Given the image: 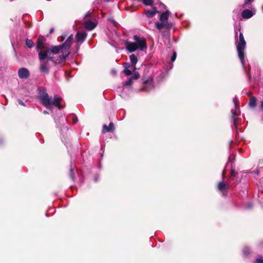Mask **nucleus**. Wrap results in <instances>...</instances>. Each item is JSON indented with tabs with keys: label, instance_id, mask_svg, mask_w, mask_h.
Here are the masks:
<instances>
[{
	"label": "nucleus",
	"instance_id": "f257e3e1",
	"mask_svg": "<svg viewBox=\"0 0 263 263\" xmlns=\"http://www.w3.org/2000/svg\"><path fill=\"white\" fill-rule=\"evenodd\" d=\"M48 50L41 51L39 52V59L40 60V71L48 74L49 72V61L52 62L54 64H61L62 63H57V60L60 59V54H48Z\"/></svg>",
	"mask_w": 263,
	"mask_h": 263
},
{
	"label": "nucleus",
	"instance_id": "f03ea898",
	"mask_svg": "<svg viewBox=\"0 0 263 263\" xmlns=\"http://www.w3.org/2000/svg\"><path fill=\"white\" fill-rule=\"evenodd\" d=\"M73 35H69L64 43L58 46H52L51 51L53 54H60V59L57 60V63H63L66 61L70 53V47L72 44Z\"/></svg>",
	"mask_w": 263,
	"mask_h": 263
},
{
	"label": "nucleus",
	"instance_id": "7ed1b4c3",
	"mask_svg": "<svg viewBox=\"0 0 263 263\" xmlns=\"http://www.w3.org/2000/svg\"><path fill=\"white\" fill-rule=\"evenodd\" d=\"M41 103L46 108L52 109L53 106L57 107L59 109L63 108L61 104L62 99L58 95H55L52 98L49 97L45 89H43L39 96Z\"/></svg>",
	"mask_w": 263,
	"mask_h": 263
},
{
	"label": "nucleus",
	"instance_id": "20e7f679",
	"mask_svg": "<svg viewBox=\"0 0 263 263\" xmlns=\"http://www.w3.org/2000/svg\"><path fill=\"white\" fill-rule=\"evenodd\" d=\"M133 39L134 42L126 41L124 42L125 48L129 53L134 52L136 50L142 51L147 48L145 38L135 35L133 36Z\"/></svg>",
	"mask_w": 263,
	"mask_h": 263
},
{
	"label": "nucleus",
	"instance_id": "39448f33",
	"mask_svg": "<svg viewBox=\"0 0 263 263\" xmlns=\"http://www.w3.org/2000/svg\"><path fill=\"white\" fill-rule=\"evenodd\" d=\"M235 39L238 55L242 66L244 67L245 62L244 51L246 47V42L241 32L239 33V36L238 37L237 32L235 31Z\"/></svg>",
	"mask_w": 263,
	"mask_h": 263
},
{
	"label": "nucleus",
	"instance_id": "423d86ee",
	"mask_svg": "<svg viewBox=\"0 0 263 263\" xmlns=\"http://www.w3.org/2000/svg\"><path fill=\"white\" fill-rule=\"evenodd\" d=\"M46 39L43 36H40L37 39L36 44V49L39 51V52L41 51H45L48 50V54H53V52L51 51L52 49V46L50 48H48L45 46Z\"/></svg>",
	"mask_w": 263,
	"mask_h": 263
},
{
	"label": "nucleus",
	"instance_id": "0eeeda50",
	"mask_svg": "<svg viewBox=\"0 0 263 263\" xmlns=\"http://www.w3.org/2000/svg\"><path fill=\"white\" fill-rule=\"evenodd\" d=\"M239 109H232V120L233 123V125L236 129H237V126L238 125V121H239V115L238 114L237 111Z\"/></svg>",
	"mask_w": 263,
	"mask_h": 263
},
{
	"label": "nucleus",
	"instance_id": "6e6552de",
	"mask_svg": "<svg viewBox=\"0 0 263 263\" xmlns=\"http://www.w3.org/2000/svg\"><path fill=\"white\" fill-rule=\"evenodd\" d=\"M18 76L20 79H27L30 76V72L26 68L22 67L18 69Z\"/></svg>",
	"mask_w": 263,
	"mask_h": 263
},
{
	"label": "nucleus",
	"instance_id": "1a4fd4ad",
	"mask_svg": "<svg viewBox=\"0 0 263 263\" xmlns=\"http://www.w3.org/2000/svg\"><path fill=\"white\" fill-rule=\"evenodd\" d=\"M156 28L160 30H161L163 27L166 28L167 29L171 28L173 24L172 23H166L165 22H161V23L157 22L155 24Z\"/></svg>",
	"mask_w": 263,
	"mask_h": 263
},
{
	"label": "nucleus",
	"instance_id": "9d476101",
	"mask_svg": "<svg viewBox=\"0 0 263 263\" xmlns=\"http://www.w3.org/2000/svg\"><path fill=\"white\" fill-rule=\"evenodd\" d=\"M87 34L84 32H78L76 35V38L78 42L82 43L86 39Z\"/></svg>",
	"mask_w": 263,
	"mask_h": 263
},
{
	"label": "nucleus",
	"instance_id": "9b49d317",
	"mask_svg": "<svg viewBox=\"0 0 263 263\" xmlns=\"http://www.w3.org/2000/svg\"><path fill=\"white\" fill-rule=\"evenodd\" d=\"M115 130V127L114 123L112 122H110L109 124V126H107L104 124L103 126L102 133H105L106 132H113Z\"/></svg>",
	"mask_w": 263,
	"mask_h": 263
},
{
	"label": "nucleus",
	"instance_id": "f8f14e48",
	"mask_svg": "<svg viewBox=\"0 0 263 263\" xmlns=\"http://www.w3.org/2000/svg\"><path fill=\"white\" fill-rule=\"evenodd\" d=\"M254 14V13L253 12V11L249 9H245L241 13L242 17L245 19L251 18L253 16Z\"/></svg>",
	"mask_w": 263,
	"mask_h": 263
},
{
	"label": "nucleus",
	"instance_id": "ddd939ff",
	"mask_svg": "<svg viewBox=\"0 0 263 263\" xmlns=\"http://www.w3.org/2000/svg\"><path fill=\"white\" fill-rule=\"evenodd\" d=\"M97 23L90 21H86L85 23V28L89 30L93 29L97 26Z\"/></svg>",
	"mask_w": 263,
	"mask_h": 263
},
{
	"label": "nucleus",
	"instance_id": "4468645a",
	"mask_svg": "<svg viewBox=\"0 0 263 263\" xmlns=\"http://www.w3.org/2000/svg\"><path fill=\"white\" fill-rule=\"evenodd\" d=\"M157 12L158 11L155 7H154L153 10H145L146 15L149 18H152L154 16Z\"/></svg>",
	"mask_w": 263,
	"mask_h": 263
},
{
	"label": "nucleus",
	"instance_id": "2eb2a0df",
	"mask_svg": "<svg viewBox=\"0 0 263 263\" xmlns=\"http://www.w3.org/2000/svg\"><path fill=\"white\" fill-rule=\"evenodd\" d=\"M228 188H229L228 185H227L223 181H221L218 183V189L221 192H223L224 191H226L228 189Z\"/></svg>",
	"mask_w": 263,
	"mask_h": 263
},
{
	"label": "nucleus",
	"instance_id": "dca6fc26",
	"mask_svg": "<svg viewBox=\"0 0 263 263\" xmlns=\"http://www.w3.org/2000/svg\"><path fill=\"white\" fill-rule=\"evenodd\" d=\"M153 87L152 82L151 80H147L145 82L144 90L146 91H148L151 90Z\"/></svg>",
	"mask_w": 263,
	"mask_h": 263
},
{
	"label": "nucleus",
	"instance_id": "f3484780",
	"mask_svg": "<svg viewBox=\"0 0 263 263\" xmlns=\"http://www.w3.org/2000/svg\"><path fill=\"white\" fill-rule=\"evenodd\" d=\"M169 14L170 12L168 11H166L162 13L160 17V21L161 22H165L168 18Z\"/></svg>",
	"mask_w": 263,
	"mask_h": 263
},
{
	"label": "nucleus",
	"instance_id": "a211bd4d",
	"mask_svg": "<svg viewBox=\"0 0 263 263\" xmlns=\"http://www.w3.org/2000/svg\"><path fill=\"white\" fill-rule=\"evenodd\" d=\"M129 59H130V61L132 64H133V65L134 66V68H135L136 64H137V63L138 62L137 58L136 57V56L135 54H132L129 56Z\"/></svg>",
	"mask_w": 263,
	"mask_h": 263
},
{
	"label": "nucleus",
	"instance_id": "6ab92c4d",
	"mask_svg": "<svg viewBox=\"0 0 263 263\" xmlns=\"http://www.w3.org/2000/svg\"><path fill=\"white\" fill-rule=\"evenodd\" d=\"M256 105V99L255 97H253L250 98L249 105L250 107L253 108Z\"/></svg>",
	"mask_w": 263,
	"mask_h": 263
},
{
	"label": "nucleus",
	"instance_id": "aec40b11",
	"mask_svg": "<svg viewBox=\"0 0 263 263\" xmlns=\"http://www.w3.org/2000/svg\"><path fill=\"white\" fill-rule=\"evenodd\" d=\"M141 1L145 6H152L154 3L153 0H140Z\"/></svg>",
	"mask_w": 263,
	"mask_h": 263
},
{
	"label": "nucleus",
	"instance_id": "412c9836",
	"mask_svg": "<svg viewBox=\"0 0 263 263\" xmlns=\"http://www.w3.org/2000/svg\"><path fill=\"white\" fill-rule=\"evenodd\" d=\"M26 44L28 47L31 48L33 47L34 43L31 40L27 39L26 40Z\"/></svg>",
	"mask_w": 263,
	"mask_h": 263
},
{
	"label": "nucleus",
	"instance_id": "4be33fe9",
	"mask_svg": "<svg viewBox=\"0 0 263 263\" xmlns=\"http://www.w3.org/2000/svg\"><path fill=\"white\" fill-rule=\"evenodd\" d=\"M134 80L132 77H130L128 80L123 83L124 86H131L133 84V81Z\"/></svg>",
	"mask_w": 263,
	"mask_h": 263
},
{
	"label": "nucleus",
	"instance_id": "5701e85b",
	"mask_svg": "<svg viewBox=\"0 0 263 263\" xmlns=\"http://www.w3.org/2000/svg\"><path fill=\"white\" fill-rule=\"evenodd\" d=\"M230 179L233 180H234V178L236 177L237 175V173L235 172L234 169H231V172H230Z\"/></svg>",
	"mask_w": 263,
	"mask_h": 263
},
{
	"label": "nucleus",
	"instance_id": "b1692460",
	"mask_svg": "<svg viewBox=\"0 0 263 263\" xmlns=\"http://www.w3.org/2000/svg\"><path fill=\"white\" fill-rule=\"evenodd\" d=\"M233 101L234 104V109H239V107L238 105V99L236 97L233 99Z\"/></svg>",
	"mask_w": 263,
	"mask_h": 263
},
{
	"label": "nucleus",
	"instance_id": "393cba45",
	"mask_svg": "<svg viewBox=\"0 0 263 263\" xmlns=\"http://www.w3.org/2000/svg\"><path fill=\"white\" fill-rule=\"evenodd\" d=\"M70 177L71 178V179L72 180H73L74 177V172H73V168H72V165L70 166Z\"/></svg>",
	"mask_w": 263,
	"mask_h": 263
},
{
	"label": "nucleus",
	"instance_id": "a878e982",
	"mask_svg": "<svg viewBox=\"0 0 263 263\" xmlns=\"http://www.w3.org/2000/svg\"><path fill=\"white\" fill-rule=\"evenodd\" d=\"M124 73L126 76H130L132 74V71L129 69H124L123 71Z\"/></svg>",
	"mask_w": 263,
	"mask_h": 263
},
{
	"label": "nucleus",
	"instance_id": "bb28decb",
	"mask_svg": "<svg viewBox=\"0 0 263 263\" xmlns=\"http://www.w3.org/2000/svg\"><path fill=\"white\" fill-rule=\"evenodd\" d=\"M140 77V75L138 72H135L134 75L132 76L131 77L133 78V80H137Z\"/></svg>",
	"mask_w": 263,
	"mask_h": 263
},
{
	"label": "nucleus",
	"instance_id": "cd10ccee",
	"mask_svg": "<svg viewBox=\"0 0 263 263\" xmlns=\"http://www.w3.org/2000/svg\"><path fill=\"white\" fill-rule=\"evenodd\" d=\"M162 35L164 37H167L169 35L168 30L162 32Z\"/></svg>",
	"mask_w": 263,
	"mask_h": 263
},
{
	"label": "nucleus",
	"instance_id": "c85d7f7f",
	"mask_svg": "<svg viewBox=\"0 0 263 263\" xmlns=\"http://www.w3.org/2000/svg\"><path fill=\"white\" fill-rule=\"evenodd\" d=\"M250 253V250L248 248H245L243 249V253L245 255H247L249 254Z\"/></svg>",
	"mask_w": 263,
	"mask_h": 263
},
{
	"label": "nucleus",
	"instance_id": "c756f323",
	"mask_svg": "<svg viewBox=\"0 0 263 263\" xmlns=\"http://www.w3.org/2000/svg\"><path fill=\"white\" fill-rule=\"evenodd\" d=\"M177 54L175 52H174L171 57V61L174 62L176 59Z\"/></svg>",
	"mask_w": 263,
	"mask_h": 263
},
{
	"label": "nucleus",
	"instance_id": "7c9ffc66",
	"mask_svg": "<svg viewBox=\"0 0 263 263\" xmlns=\"http://www.w3.org/2000/svg\"><path fill=\"white\" fill-rule=\"evenodd\" d=\"M110 0H96L95 3V4H102L103 2H109Z\"/></svg>",
	"mask_w": 263,
	"mask_h": 263
},
{
	"label": "nucleus",
	"instance_id": "2f4dec72",
	"mask_svg": "<svg viewBox=\"0 0 263 263\" xmlns=\"http://www.w3.org/2000/svg\"><path fill=\"white\" fill-rule=\"evenodd\" d=\"M253 1V0H245L244 4L242 5V7L245 8L246 5L248 4L249 3Z\"/></svg>",
	"mask_w": 263,
	"mask_h": 263
},
{
	"label": "nucleus",
	"instance_id": "473e14b6",
	"mask_svg": "<svg viewBox=\"0 0 263 263\" xmlns=\"http://www.w3.org/2000/svg\"><path fill=\"white\" fill-rule=\"evenodd\" d=\"M255 263H263V258H257L255 260Z\"/></svg>",
	"mask_w": 263,
	"mask_h": 263
},
{
	"label": "nucleus",
	"instance_id": "72a5a7b5",
	"mask_svg": "<svg viewBox=\"0 0 263 263\" xmlns=\"http://www.w3.org/2000/svg\"><path fill=\"white\" fill-rule=\"evenodd\" d=\"M124 69H129V68L130 67V65L128 63H125L124 64Z\"/></svg>",
	"mask_w": 263,
	"mask_h": 263
},
{
	"label": "nucleus",
	"instance_id": "f704fd0d",
	"mask_svg": "<svg viewBox=\"0 0 263 263\" xmlns=\"http://www.w3.org/2000/svg\"><path fill=\"white\" fill-rule=\"evenodd\" d=\"M72 121L73 123H76L78 122V120L76 117L72 116Z\"/></svg>",
	"mask_w": 263,
	"mask_h": 263
},
{
	"label": "nucleus",
	"instance_id": "c9c22d12",
	"mask_svg": "<svg viewBox=\"0 0 263 263\" xmlns=\"http://www.w3.org/2000/svg\"><path fill=\"white\" fill-rule=\"evenodd\" d=\"M109 21L111 22L114 25H115L116 22L115 20L112 18H109L108 19Z\"/></svg>",
	"mask_w": 263,
	"mask_h": 263
},
{
	"label": "nucleus",
	"instance_id": "e433bc0d",
	"mask_svg": "<svg viewBox=\"0 0 263 263\" xmlns=\"http://www.w3.org/2000/svg\"><path fill=\"white\" fill-rule=\"evenodd\" d=\"M90 15H91V12H87V13L85 15V18H87V17H90Z\"/></svg>",
	"mask_w": 263,
	"mask_h": 263
},
{
	"label": "nucleus",
	"instance_id": "4c0bfd02",
	"mask_svg": "<svg viewBox=\"0 0 263 263\" xmlns=\"http://www.w3.org/2000/svg\"><path fill=\"white\" fill-rule=\"evenodd\" d=\"M18 102L20 105L22 106H25V104L22 100H18Z\"/></svg>",
	"mask_w": 263,
	"mask_h": 263
},
{
	"label": "nucleus",
	"instance_id": "58836bf2",
	"mask_svg": "<svg viewBox=\"0 0 263 263\" xmlns=\"http://www.w3.org/2000/svg\"><path fill=\"white\" fill-rule=\"evenodd\" d=\"M260 110L263 111V101L260 103Z\"/></svg>",
	"mask_w": 263,
	"mask_h": 263
},
{
	"label": "nucleus",
	"instance_id": "ea45409f",
	"mask_svg": "<svg viewBox=\"0 0 263 263\" xmlns=\"http://www.w3.org/2000/svg\"><path fill=\"white\" fill-rule=\"evenodd\" d=\"M53 31H54V28H52L50 29L49 33L51 34V33H53Z\"/></svg>",
	"mask_w": 263,
	"mask_h": 263
},
{
	"label": "nucleus",
	"instance_id": "a19ab883",
	"mask_svg": "<svg viewBox=\"0 0 263 263\" xmlns=\"http://www.w3.org/2000/svg\"><path fill=\"white\" fill-rule=\"evenodd\" d=\"M248 206V208H251L252 206V204L251 203H249Z\"/></svg>",
	"mask_w": 263,
	"mask_h": 263
},
{
	"label": "nucleus",
	"instance_id": "79ce46f5",
	"mask_svg": "<svg viewBox=\"0 0 263 263\" xmlns=\"http://www.w3.org/2000/svg\"><path fill=\"white\" fill-rule=\"evenodd\" d=\"M43 113H44V114H48V111H47L46 110H44V111H43Z\"/></svg>",
	"mask_w": 263,
	"mask_h": 263
},
{
	"label": "nucleus",
	"instance_id": "37998d69",
	"mask_svg": "<svg viewBox=\"0 0 263 263\" xmlns=\"http://www.w3.org/2000/svg\"><path fill=\"white\" fill-rule=\"evenodd\" d=\"M223 176H224V172H223V173H222V177H223Z\"/></svg>",
	"mask_w": 263,
	"mask_h": 263
}]
</instances>
